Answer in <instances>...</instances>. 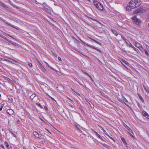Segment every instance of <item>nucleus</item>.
<instances>
[{"label":"nucleus","mask_w":149,"mask_h":149,"mask_svg":"<svg viewBox=\"0 0 149 149\" xmlns=\"http://www.w3.org/2000/svg\"><path fill=\"white\" fill-rule=\"evenodd\" d=\"M141 4L140 1L138 0H132L130 3L129 5L132 8H137Z\"/></svg>","instance_id":"nucleus-1"},{"label":"nucleus","mask_w":149,"mask_h":149,"mask_svg":"<svg viewBox=\"0 0 149 149\" xmlns=\"http://www.w3.org/2000/svg\"><path fill=\"white\" fill-rule=\"evenodd\" d=\"M133 20L135 22V24L138 25H140L141 23V21L136 17H133Z\"/></svg>","instance_id":"nucleus-2"},{"label":"nucleus","mask_w":149,"mask_h":149,"mask_svg":"<svg viewBox=\"0 0 149 149\" xmlns=\"http://www.w3.org/2000/svg\"><path fill=\"white\" fill-rule=\"evenodd\" d=\"M135 45L136 47L138 48L140 50L142 51L143 48L141 45L138 42H136L135 43Z\"/></svg>","instance_id":"nucleus-3"},{"label":"nucleus","mask_w":149,"mask_h":149,"mask_svg":"<svg viewBox=\"0 0 149 149\" xmlns=\"http://www.w3.org/2000/svg\"><path fill=\"white\" fill-rule=\"evenodd\" d=\"M142 113L143 116L148 118H149V115L146 111L143 110L142 111Z\"/></svg>","instance_id":"nucleus-4"},{"label":"nucleus","mask_w":149,"mask_h":149,"mask_svg":"<svg viewBox=\"0 0 149 149\" xmlns=\"http://www.w3.org/2000/svg\"><path fill=\"white\" fill-rule=\"evenodd\" d=\"M125 42H126L127 46L129 47H131L132 45L130 43V42L127 39L125 40Z\"/></svg>","instance_id":"nucleus-5"},{"label":"nucleus","mask_w":149,"mask_h":149,"mask_svg":"<svg viewBox=\"0 0 149 149\" xmlns=\"http://www.w3.org/2000/svg\"><path fill=\"white\" fill-rule=\"evenodd\" d=\"M93 3L95 6L97 7H98L99 6V5H100L101 4L99 2L97 1H93Z\"/></svg>","instance_id":"nucleus-6"},{"label":"nucleus","mask_w":149,"mask_h":149,"mask_svg":"<svg viewBox=\"0 0 149 149\" xmlns=\"http://www.w3.org/2000/svg\"><path fill=\"white\" fill-rule=\"evenodd\" d=\"M6 24H8V25L11 26V27H12L13 28H14L15 29H18V27H16L15 25H12L11 24L8 22H7L6 23Z\"/></svg>","instance_id":"nucleus-7"},{"label":"nucleus","mask_w":149,"mask_h":149,"mask_svg":"<svg viewBox=\"0 0 149 149\" xmlns=\"http://www.w3.org/2000/svg\"><path fill=\"white\" fill-rule=\"evenodd\" d=\"M111 31L115 36H117L118 35V33L116 31L111 29Z\"/></svg>","instance_id":"nucleus-8"},{"label":"nucleus","mask_w":149,"mask_h":149,"mask_svg":"<svg viewBox=\"0 0 149 149\" xmlns=\"http://www.w3.org/2000/svg\"><path fill=\"white\" fill-rule=\"evenodd\" d=\"M33 134L36 138H39V134L36 132H33Z\"/></svg>","instance_id":"nucleus-9"},{"label":"nucleus","mask_w":149,"mask_h":149,"mask_svg":"<svg viewBox=\"0 0 149 149\" xmlns=\"http://www.w3.org/2000/svg\"><path fill=\"white\" fill-rule=\"evenodd\" d=\"M38 63L40 65L39 67L41 68L44 71H46V69L45 68L43 65L40 63V62L38 61Z\"/></svg>","instance_id":"nucleus-10"},{"label":"nucleus","mask_w":149,"mask_h":149,"mask_svg":"<svg viewBox=\"0 0 149 149\" xmlns=\"http://www.w3.org/2000/svg\"><path fill=\"white\" fill-rule=\"evenodd\" d=\"M88 45V46L89 47H91L94 49H96V50H97L98 51H99L100 53L102 52L101 50L99 49H98L96 48V47H94L93 46H91L90 45Z\"/></svg>","instance_id":"nucleus-11"},{"label":"nucleus","mask_w":149,"mask_h":149,"mask_svg":"<svg viewBox=\"0 0 149 149\" xmlns=\"http://www.w3.org/2000/svg\"><path fill=\"white\" fill-rule=\"evenodd\" d=\"M132 8L131 7H130V5L129 6H127L126 7V10L128 11H131Z\"/></svg>","instance_id":"nucleus-12"},{"label":"nucleus","mask_w":149,"mask_h":149,"mask_svg":"<svg viewBox=\"0 0 149 149\" xmlns=\"http://www.w3.org/2000/svg\"><path fill=\"white\" fill-rule=\"evenodd\" d=\"M135 12L136 13H141V8H138L136 9Z\"/></svg>","instance_id":"nucleus-13"},{"label":"nucleus","mask_w":149,"mask_h":149,"mask_svg":"<svg viewBox=\"0 0 149 149\" xmlns=\"http://www.w3.org/2000/svg\"><path fill=\"white\" fill-rule=\"evenodd\" d=\"M99 10H102L103 9V7L102 5V4H100V5H99V6L98 7H96Z\"/></svg>","instance_id":"nucleus-14"},{"label":"nucleus","mask_w":149,"mask_h":149,"mask_svg":"<svg viewBox=\"0 0 149 149\" xmlns=\"http://www.w3.org/2000/svg\"><path fill=\"white\" fill-rule=\"evenodd\" d=\"M125 126L130 132H132V133H133L132 130L128 126L125 125Z\"/></svg>","instance_id":"nucleus-15"},{"label":"nucleus","mask_w":149,"mask_h":149,"mask_svg":"<svg viewBox=\"0 0 149 149\" xmlns=\"http://www.w3.org/2000/svg\"><path fill=\"white\" fill-rule=\"evenodd\" d=\"M10 43L16 46H17L18 45L17 43L12 41H10Z\"/></svg>","instance_id":"nucleus-16"},{"label":"nucleus","mask_w":149,"mask_h":149,"mask_svg":"<svg viewBox=\"0 0 149 149\" xmlns=\"http://www.w3.org/2000/svg\"><path fill=\"white\" fill-rule=\"evenodd\" d=\"M143 88L148 93H149V88L148 87H146L145 86H143Z\"/></svg>","instance_id":"nucleus-17"},{"label":"nucleus","mask_w":149,"mask_h":149,"mask_svg":"<svg viewBox=\"0 0 149 149\" xmlns=\"http://www.w3.org/2000/svg\"><path fill=\"white\" fill-rule=\"evenodd\" d=\"M101 95L103 96L105 98H108V96L105 93H104L103 92H101Z\"/></svg>","instance_id":"nucleus-18"},{"label":"nucleus","mask_w":149,"mask_h":149,"mask_svg":"<svg viewBox=\"0 0 149 149\" xmlns=\"http://www.w3.org/2000/svg\"><path fill=\"white\" fill-rule=\"evenodd\" d=\"M122 61L123 63H124L127 65H129V63L127 61H125V60L123 59H122Z\"/></svg>","instance_id":"nucleus-19"},{"label":"nucleus","mask_w":149,"mask_h":149,"mask_svg":"<svg viewBox=\"0 0 149 149\" xmlns=\"http://www.w3.org/2000/svg\"><path fill=\"white\" fill-rule=\"evenodd\" d=\"M138 97H139V98L143 102H144V100H143V98H142V97H141V95L139 93H138Z\"/></svg>","instance_id":"nucleus-20"},{"label":"nucleus","mask_w":149,"mask_h":149,"mask_svg":"<svg viewBox=\"0 0 149 149\" xmlns=\"http://www.w3.org/2000/svg\"><path fill=\"white\" fill-rule=\"evenodd\" d=\"M10 133L14 137H16V136L15 134L11 130H10Z\"/></svg>","instance_id":"nucleus-21"},{"label":"nucleus","mask_w":149,"mask_h":149,"mask_svg":"<svg viewBox=\"0 0 149 149\" xmlns=\"http://www.w3.org/2000/svg\"><path fill=\"white\" fill-rule=\"evenodd\" d=\"M36 104L38 106V107H40V108H42V109H43V106H42L40 103H36Z\"/></svg>","instance_id":"nucleus-22"},{"label":"nucleus","mask_w":149,"mask_h":149,"mask_svg":"<svg viewBox=\"0 0 149 149\" xmlns=\"http://www.w3.org/2000/svg\"><path fill=\"white\" fill-rule=\"evenodd\" d=\"M0 5L6 8L7 7V6L5 4L1 1H0Z\"/></svg>","instance_id":"nucleus-23"},{"label":"nucleus","mask_w":149,"mask_h":149,"mask_svg":"<svg viewBox=\"0 0 149 149\" xmlns=\"http://www.w3.org/2000/svg\"><path fill=\"white\" fill-rule=\"evenodd\" d=\"M36 96V94H33L30 96V98L31 99L33 100L34 97Z\"/></svg>","instance_id":"nucleus-24"},{"label":"nucleus","mask_w":149,"mask_h":149,"mask_svg":"<svg viewBox=\"0 0 149 149\" xmlns=\"http://www.w3.org/2000/svg\"><path fill=\"white\" fill-rule=\"evenodd\" d=\"M120 35L121 36V38L122 39H123V40H124L125 41V40H127V39H126L125 38V37L123 36L121 34H120Z\"/></svg>","instance_id":"nucleus-25"},{"label":"nucleus","mask_w":149,"mask_h":149,"mask_svg":"<svg viewBox=\"0 0 149 149\" xmlns=\"http://www.w3.org/2000/svg\"><path fill=\"white\" fill-rule=\"evenodd\" d=\"M4 143L6 145L8 149H10L8 143L6 141Z\"/></svg>","instance_id":"nucleus-26"},{"label":"nucleus","mask_w":149,"mask_h":149,"mask_svg":"<svg viewBox=\"0 0 149 149\" xmlns=\"http://www.w3.org/2000/svg\"><path fill=\"white\" fill-rule=\"evenodd\" d=\"M131 48H132L134 49L137 52H138V51H139L137 49H136L134 46L133 45L131 47Z\"/></svg>","instance_id":"nucleus-27"},{"label":"nucleus","mask_w":149,"mask_h":149,"mask_svg":"<svg viewBox=\"0 0 149 149\" xmlns=\"http://www.w3.org/2000/svg\"><path fill=\"white\" fill-rule=\"evenodd\" d=\"M102 145H103L104 147L108 148V147H109L107 145V144H105V143H103L102 144Z\"/></svg>","instance_id":"nucleus-28"},{"label":"nucleus","mask_w":149,"mask_h":149,"mask_svg":"<svg viewBox=\"0 0 149 149\" xmlns=\"http://www.w3.org/2000/svg\"><path fill=\"white\" fill-rule=\"evenodd\" d=\"M121 139L124 143H126V142L125 141V139L124 138L122 137L121 138Z\"/></svg>","instance_id":"nucleus-29"},{"label":"nucleus","mask_w":149,"mask_h":149,"mask_svg":"<svg viewBox=\"0 0 149 149\" xmlns=\"http://www.w3.org/2000/svg\"><path fill=\"white\" fill-rule=\"evenodd\" d=\"M46 63L47 64V65L48 66V67L50 68H52V69H53L54 70H55L54 69V68L52 67H51L46 62Z\"/></svg>","instance_id":"nucleus-30"},{"label":"nucleus","mask_w":149,"mask_h":149,"mask_svg":"<svg viewBox=\"0 0 149 149\" xmlns=\"http://www.w3.org/2000/svg\"><path fill=\"white\" fill-rule=\"evenodd\" d=\"M13 99L12 98H9L8 101L10 102H12L13 101Z\"/></svg>","instance_id":"nucleus-31"},{"label":"nucleus","mask_w":149,"mask_h":149,"mask_svg":"<svg viewBox=\"0 0 149 149\" xmlns=\"http://www.w3.org/2000/svg\"><path fill=\"white\" fill-rule=\"evenodd\" d=\"M6 79L8 81H10V82H12V80L8 78V77H6Z\"/></svg>","instance_id":"nucleus-32"},{"label":"nucleus","mask_w":149,"mask_h":149,"mask_svg":"<svg viewBox=\"0 0 149 149\" xmlns=\"http://www.w3.org/2000/svg\"><path fill=\"white\" fill-rule=\"evenodd\" d=\"M84 73L86 74L89 77H90L91 78V77L89 75V74H88V73L87 72H84Z\"/></svg>","instance_id":"nucleus-33"},{"label":"nucleus","mask_w":149,"mask_h":149,"mask_svg":"<svg viewBox=\"0 0 149 149\" xmlns=\"http://www.w3.org/2000/svg\"><path fill=\"white\" fill-rule=\"evenodd\" d=\"M144 52L145 54L147 55L148 56V53L146 50L145 49Z\"/></svg>","instance_id":"nucleus-34"},{"label":"nucleus","mask_w":149,"mask_h":149,"mask_svg":"<svg viewBox=\"0 0 149 149\" xmlns=\"http://www.w3.org/2000/svg\"><path fill=\"white\" fill-rule=\"evenodd\" d=\"M86 101L89 104H90V102H91L88 99H86Z\"/></svg>","instance_id":"nucleus-35"},{"label":"nucleus","mask_w":149,"mask_h":149,"mask_svg":"<svg viewBox=\"0 0 149 149\" xmlns=\"http://www.w3.org/2000/svg\"><path fill=\"white\" fill-rule=\"evenodd\" d=\"M104 133L108 136H109V135L107 133L105 130H104Z\"/></svg>","instance_id":"nucleus-36"},{"label":"nucleus","mask_w":149,"mask_h":149,"mask_svg":"<svg viewBox=\"0 0 149 149\" xmlns=\"http://www.w3.org/2000/svg\"><path fill=\"white\" fill-rule=\"evenodd\" d=\"M0 146L3 149H5V147L3 144H1Z\"/></svg>","instance_id":"nucleus-37"},{"label":"nucleus","mask_w":149,"mask_h":149,"mask_svg":"<svg viewBox=\"0 0 149 149\" xmlns=\"http://www.w3.org/2000/svg\"><path fill=\"white\" fill-rule=\"evenodd\" d=\"M52 53H53V54L56 57H57V55L56 54V53H54V52H52Z\"/></svg>","instance_id":"nucleus-38"},{"label":"nucleus","mask_w":149,"mask_h":149,"mask_svg":"<svg viewBox=\"0 0 149 149\" xmlns=\"http://www.w3.org/2000/svg\"><path fill=\"white\" fill-rule=\"evenodd\" d=\"M11 111V110L10 109H8L7 110V112L8 114H9L10 115H11V114L10 113V111Z\"/></svg>","instance_id":"nucleus-39"},{"label":"nucleus","mask_w":149,"mask_h":149,"mask_svg":"<svg viewBox=\"0 0 149 149\" xmlns=\"http://www.w3.org/2000/svg\"><path fill=\"white\" fill-rule=\"evenodd\" d=\"M97 136H98L99 138H100V139H102V137H101V136H100L99 134H97Z\"/></svg>","instance_id":"nucleus-40"},{"label":"nucleus","mask_w":149,"mask_h":149,"mask_svg":"<svg viewBox=\"0 0 149 149\" xmlns=\"http://www.w3.org/2000/svg\"><path fill=\"white\" fill-rule=\"evenodd\" d=\"M91 104H92V105H91L90 104H89L91 107L92 108H94V105L92 103H91Z\"/></svg>","instance_id":"nucleus-41"},{"label":"nucleus","mask_w":149,"mask_h":149,"mask_svg":"<svg viewBox=\"0 0 149 149\" xmlns=\"http://www.w3.org/2000/svg\"><path fill=\"white\" fill-rule=\"evenodd\" d=\"M95 42L100 45H101L102 44L101 43L97 41V40L96 41H95Z\"/></svg>","instance_id":"nucleus-42"},{"label":"nucleus","mask_w":149,"mask_h":149,"mask_svg":"<svg viewBox=\"0 0 149 149\" xmlns=\"http://www.w3.org/2000/svg\"><path fill=\"white\" fill-rule=\"evenodd\" d=\"M130 132L131 133H129L130 134V136H132V137H133L134 138V136L132 134H133V133H132V132Z\"/></svg>","instance_id":"nucleus-43"},{"label":"nucleus","mask_w":149,"mask_h":149,"mask_svg":"<svg viewBox=\"0 0 149 149\" xmlns=\"http://www.w3.org/2000/svg\"><path fill=\"white\" fill-rule=\"evenodd\" d=\"M109 136V138H110L111 139H112L113 140V141L114 142H115V140H114V139H113V138H112V137H111V136Z\"/></svg>","instance_id":"nucleus-44"},{"label":"nucleus","mask_w":149,"mask_h":149,"mask_svg":"<svg viewBox=\"0 0 149 149\" xmlns=\"http://www.w3.org/2000/svg\"><path fill=\"white\" fill-rule=\"evenodd\" d=\"M28 65L30 67H31L32 66V63H29Z\"/></svg>","instance_id":"nucleus-45"},{"label":"nucleus","mask_w":149,"mask_h":149,"mask_svg":"<svg viewBox=\"0 0 149 149\" xmlns=\"http://www.w3.org/2000/svg\"><path fill=\"white\" fill-rule=\"evenodd\" d=\"M146 48H147V50L149 52V46H146Z\"/></svg>","instance_id":"nucleus-46"},{"label":"nucleus","mask_w":149,"mask_h":149,"mask_svg":"<svg viewBox=\"0 0 149 149\" xmlns=\"http://www.w3.org/2000/svg\"><path fill=\"white\" fill-rule=\"evenodd\" d=\"M44 108H45V110H48V108H47V107H46V106H44Z\"/></svg>","instance_id":"nucleus-47"},{"label":"nucleus","mask_w":149,"mask_h":149,"mask_svg":"<svg viewBox=\"0 0 149 149\" xmlns=\"http://www.w3.org/2000/svg\"><path fill=\"white\" fill-rule=\"evenodd\" d=\"M58 60L60 61H62L61 58L60 57H58Z\"/></svg>","instance_id":"nucleus-48"},{"label":"nucleus","mask_w":149,"mask_h":149,"mask_svg":"<svg viewBox=\"0 0 149 149\" xmlns=\"http://www.w3.org/2000/svg\"><path fill=\"white\" fill-rule=\"evenodd\" d=\"M1 37H2L4 39L6 40V39L7 38L6 37H4V36H2Z\"/></svg>","instance_id":"nucleus-49"},{"label":"nucleus","mask_w":149,"mask_h":149,"mask_svg":"<svg viewBox=\"0 0 149 149\" xmlns=\"http://www.w3.org/2000/svg\"><path fill=\"white\" fill-rule=\"evenodd\" d=\"M6 40L10 42V41H11V40H10L9 39H8V38H7V39H6Z\"/></svg>","instance_id":"nucleus-50"},{"label":"nucleus","mask_w":149,"mask_h":149,"mask_svg":"<svg viewBox=\"0 0 149 149\" xmlns=\"http://www.w3.org/2000/svg\"><path fill=\"white\" fill-rule=\"evenodd\" d=\"M89 38L90 39H91L92 40H93L95 42V41H96V40H95V39H93L91 38V37H89Z\"/></svg>","instance_id":"nucleus-51"},{"label":"nucleus","mask_w":149,"mask_h":149,"mask_svg":"<svg viewBox=\"0 0 149 149\" xmlns=\"http://www.w3.org/2000/svg\"><path fill=\"white\" fill-rule=\"evenodd\" d=\"M89 38L90 39H91L92 40H93L95 42V41H96V40H95V39H93L91 38V37H89Z\"/></svg>","instance_id":"nucleus-52"},{"label":"nucleus","mask_w":149,"mask_h":149,"mask_svg":"<svg viewBox=\"0 0 149 149\" xmlns=\"http://www.w3.org/2000/svg\"><path fill=\"white\" fill-rule=\"evenodd\" d=\"M72 91H73L74 92H75V93H77V94H78L77 93H76V91H75L74 90V89H72Z\"/></svg>","instance_id":"nucleus-53"},{"label":"nucleus","mask_w":149,"mask_h":149,"mask_svg":"<svg viewBox=\"0 0 149 149\" xmlns=\"http://www.w3.org/2000/svg\"><path fill=\"white\" fill-rule=\"evenodd\" d=\"M43 4L45 5H47V3L45 2H44L43 3Z\"/></svg>","instance_id":"nucleus-54"},{"label":"nucleus","mask_w":149,"mask_h":149,"mask_svg":"<svg viewBox=\"0 0 149 149\" xmlns=\"http://www.w3.org/2000/svg\"><path fill=\"white\" fill-rule=\"evenodd\" d=\"M101 130L104 132V130H105L103 127H102L101 128Z\"/></svg>","instance_id":"nucleus-55"},{"label":"nucleus","mask_w":149,"mask_h":149,"mask_svg":"<svg viewBox=\"0 0 149 149\" xmlns=\"http://www.w3.org/2000/svg\"><path fill=\"white\" fill-rule=\"evenodd\" d=\"M3 107V104H2L1 105V107L2 108Z\"/></svg>","instance_id":"nucleus-56"},{"label":"nucleus","mask_w":149,"mask_h":149,"mask_svg":"<svg viewBox=\"0 0 149 149\" xmlns=\"http://www.w3.org/2000/svg\"><path fill=\"white\" fill-rule=\"evenodd\" d=\"M122 65L124 66L125 68H127L126 67L123 63H122Z\"/></svg>","instance_id":"nucleus-57"},{"label":"nucleus","mask_w":149,"mask_h":149,"mask_svg":"<svg viewBox=\"0 0 149 149\" xmlns=\"http://www.w3.org/2000/svg\"><path fill=\"white\" fill-rule=\"evenodd\" d=\"M95 134L97 135L98 134L97 133V132L95 131Z\"/></svg>","instance_id":"nucleus-58"},{"label":"nucleus","mask_w":149,"mask_h":149,"mask_svg":"<svg viewBox=\"0 0 149 149\" xmlns=\"http://www.w3.org/2000/svg\"><path fill=\"white\" fill-rule=\"evenodd\" d=\"M148 19H149V13L148 14Z\"/></svg>","instance_id":"nucleus-59"},{"label":"nucleus","mask_w":149,"mask_h":149,"mask_svg":"<svg viewBox=\"0 0 149 149\" xmlns=\"http://www.w3.org/2000/svg\"><path fill=\"white\" fill-rule=\"evenodd\" d=\"M2 108L1 107V108H0V111H1L2 110Z\"/></svg>","instance_id":"nucleus-60"},{"label":"nucleus","mask_w":149,"mask_h":149,"mask_svg":"<svg viewBox=\"0 0 149 149\" xmlns=\"http://www.w3.org/2000/svg\"><path fill=\"white\" fill-rule=\"evenodd\" d=\"M20 122V121L19 120H18L17 121V122Z\"/></svg>","instance_id":"nucleus-61"},{"label":"nucleus","mask_w":149,"mask_h":149,"mask_svg":"<svg viewBox=\"0 0 149 149\" xmlns=\"http://www.w3.org/2000/svg\"><path fill=\"white\" fill-rule=\"evenodd\" d=\"M122 102L124 104H127L126 103H125V102H124V101H123Z\"/></svg>","instance_id":"nucleus-62"},{"label":"nucleus","mask_w":149,"mask_h":149,"mask_svg":"<svg viewBox=\"0 0 149 149\" xmlns=\"http://www.w3.org/2000/svg\"><path fill=\"white\" fill-rule=\"evenodd\" d=\"M76 128H77V129H79V127H77V126H76Z\"/></svg>","instance_id":"nucleus-63"},{"label":"nucleus","mask_w":149,"mask_h":149,"mask_svg":"<svg viewBox=\"0 0 149 149\" xmlns=\"http://www.w3.org/2000/svg\"><path fill=\"white\" fill-rule=\"evenodd\" d=\"M23 148L24 149H27L26 148L24 147Z\"/></svg>","instance_id":"nucleus-64"}]
</instances>
